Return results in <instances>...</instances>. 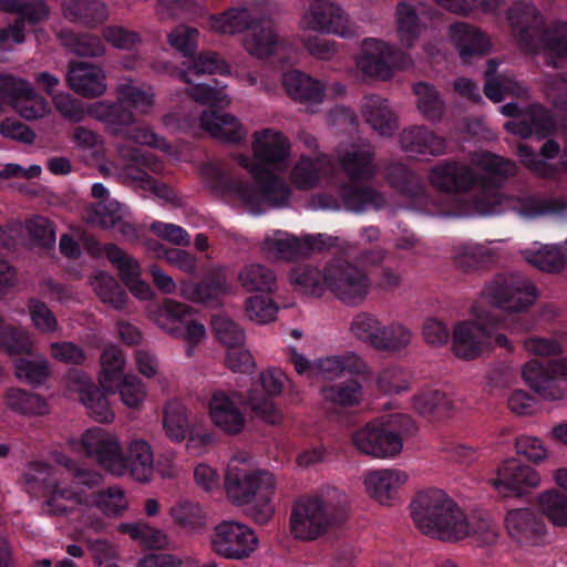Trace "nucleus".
Returning a JSON list of instances; mask_svg holds the SVG:
<instances>
[{
    "label": "nucleus",
    "mask_w": 567,
    "mask_h": 567,
    "mask_svg": "<svg viewBox=\"0 0 567 567\" xmlns=\"http://www.w3.org/2000/svg\"><path fill=\"white\" fill-rule=\"evenodd\" d=\"M472 164L481 169L482 175L464 163L445 161L430 171V182L445 193L467 192L477 186L478 192L473 198V205L482 215L498 213V206L503 203L527 218L550 210L546 202L534 196L502 197L498 188L505 178L515 175L517 168L515 162L489 152H480L473 155Z\"/></svg>",
    "instance_id": "obj_1"
},
{
    "label": "nucleus",
    "mask_w": 567,
    "mask_h": 567,
    "mask_svg": "<svg viewBox=\"0 0 567 567\" xmlns=\"http://www.w3.org/2000/svg\"><path fill=\"white\" fill-rule=\"evenodd\" d=\"M236 159L251 174L255 184L243 179L226 163L214 161L202 166V175L212 189L221 195L236 196L251 214H261L267 206L282 207L288 204L290 188L282 178L247 156L236 155Z\"/></svg>",
    "instance_id": "obj_2"
},
{
    "label": "nucleus",
    "mask_w": 567,
    "mask_h": 567,
    "mask_svg": "<svg viewBox=\"0 0 567 567\" xmlns=\"http://www.w3.org/2000/svg\"><path fill=\"white\" fill-rule=\"evenodd\" d=\"M348 516L349 499L346 493L328 487L295 502L290 514V533L299 540H315L342 525Z\"/></svg>",
    "instance_id": "obj_3"
},
{
    "label": "nucleus",
    "mask_w": 567,
    "mask_h": 567,
    "mask_svg": "<svg viewBox=\"0 0 567 567\" xmlns=\"http://www.w3.org/2000/svg\"><path fill=\"white\" fill-rule=\"evenodd\" d=\"M514 38L525 51H536L543 47L544 61L555 69L561 68L567 59V23H556L544 29V20L536 7L515 2L507 12Z\"/></svg>",
    "instance_id": "obj_4"
},
{
    "label": "nucleus",
    "mask_w": 567,
    "mask_h": 567,
    "mask_svg": "<svg viewBox=\"0 0 567 567\" xmlns=\"http://www.w3.org/2000/svg\"><path fill=\"white\" fill-rule=\"evenodd\" d=\"M416 527L443 542H458L470 536V520L463 509L442 489L417 494L411 503Z\"/></svg>",
    "instance_id": "obj_5"
},
{
    "label": "nucleus",
    "mask_w": 567,
    "mask_h": 567,
    "mask_svg": "<svg viewBox=\"0 0 567 567\" xmlns=\"http://www.w3.org/2000/svg\"><path fill=\"white\" fill-rule=\"evenodd\" d=\"M373 155L372 147L367 145L361 150L346 152L339 157V163L350 179L339 188L340 198L347 210L363 213L368 209L380 210L386 206L384 195L375 187L355 183L374 177Z\"/></svg>",
    "instance_id": "obj_6"
},
{
    "label": "nucleus",
    "mask_w": 567,
    "mask_h": 567,
    "mask_svg": "<svg viewBox=\"0 0 567 567\" xmlns=\"http://www.w3.org/2000/svg\"><path fill=\"white\" fill-rule=\"evenodd\" d=\"M209 25L219 33L243 32L244 49L258 59L275 54L280 43L272 22L247 8H231L219 16H212Z\"/></svg>",
    "instance_id": "obj_7"
},
{
    "label": "nucleus",
    "mask_w": 567,
    "mask_h": 567,
    "mask_svg": "<svg viewBox=\"0 0 567 567\" xmlns=\"http://www.w3.org/2000/svg\"><path fill=\"white\" fill-rule=\"evenodd\" d=\"M337 248L343 255H351L358 247L326 234L307 235L296 237L293 235L277 231L267 237L262 243V251L268 259L292 261L309 257L315 251Z\"/></svg>",
    "instance_id": "obj_8"
},
{
    "label": "nucleus",
    "mask_w": 567,
    "mask_h": 567,
    "mask_svg": "<svg viewBox=\"0 0 567 567\" xmlns=\"http://www.w3.org/2000/svg\"><path fill=\"white\" fill-rule=\"evenodd\" d=\"M328 290L348 307L362 306L370 295L372 281L358 264L344 257H333L326 264Z\"/></svg>",
    "instance_id": "obj_9"
},
{
    "label": "nucleus",
    "mask_w": 567,
    "mask_h": 567,
    "mask_svg": "<svg viewBox=\"0 0 567 567\" xmlns=\"http://www.w3.org/2000/svg\"><path fill=\"white\" fill-rule=\"evenodd\" d=\"M198 41V30L185 24L177 25L168 34V42L185 60L183 69L176 70V76L185 83H190L189 75L228 73V65L219 54L210 51L195 54Z\"/></svg>",
    "instance_id": "obj_10"
},
{
    "label": "nucleus",
    "mask_w": 567,
    "mask_h": 567,
    "mask_svg": "<svg viewBox=\"0 0 567 567\" xmlns=\"http://www.w3.org/2000/svg\"><path fill=\"white\" fill-rule=\"evenodd\" d=\"M224 485L231 502L244 505L255 497L272 495L276 482L270 472L250 470L245 464V458L234 457L227 466Z\"/></svg>",
    "instance_id": "obj_11"
},
{
    "label": "nucleus",
    "mask_w": 567,
    "mask_h": 567,
    "mask_svg": "<svg viewBox=\"0 0 567 567\" xmlns=\"http://www.w3.org/2000/svg\"><path fill=\"white\" fill-rule=\"evenodd\" d=\"M302 31L334 34L340 38L355 37V24L342 6L333 0H311L299 20Z\"/></svg>",
    "instance_id": "obj_12"
},
{
    "label": "nucleus",
    "mask_w": 567,
    "mask_h": 567,
    "mask_svg": "<svg viewBox=\"0 0 567 567\" xmlns=\"http://www.w3.org/2000/svg\"><path fill=\"white\" fill-rule=\"evenodd\" d=\"M484 295L497 308L511 313L526 311L538 297L535 285L517 274L497 275L485 286Z\"/></svg>",
    "instance_id": "obj_13"
},
{
    "label": "nucleus",
    "mask_w": 567,
    "mask_h": 567,
    "mask_svg": "<svg viewBox=\"0 0 567 567\" xmlns=\"http://www.w3.org/2000/svg\"><path fill=\"white\" fill-rule=\"evenodd\" d=\"M474 320L460 321L453 330V352L457 358L474 360L489 346L493 329L499 321L486 310L473 309Z\"/></svg>",
    "instance_id": "obj_14"
},
{
    "label": "nucleus",
    "mask_w": 567,
    "mask_h": 567,
    "mask_svg": "<svg viewBox=\"0 0 567 567\" xmlns=\"http://www.w3.org/2000/svg\"><path fill=\"white\" fill-rule=\"evenodd\" d=\"M116 151L121 165H114V175L124 185L144 189L153 183L150 173L158 175L164 171V163L151 152H142L126 144H120Z\"/></svg>",
    "instance_id": "obj_15"
},
{
    "label": "nucleus",
    "mask_w": 567,
    "mask_h": 567,
    "mask_svg": "<svg viewBox=\"0 0 567 567\" xmlns=\"http://www.w3.org/2000/svg\"><path fill=\"white\" fill-rule=\"evenodd\" d=\"M212 549L227 559L248 558L258 546V537L252 528L236 522L223 520L217 524L210 536Z\"/></svg>",
    "instance_id": "obj_16"
},
{
    "label": "nucleus",
    "mask_w": 567,
    "mask_h": 567,
    "mask_svg": "<svg viewBox=\"0 0 567 567\" xmlns=\"http://www.w3.org/2000/svg\"><path fill=\"white\" fill-rule=\"evenodd\" d=\"M401 431L391 424L369 422L352 434V444L362 454L377 458L392 457L399 454L403 446Z\"/></svg>",
    "instance_id": "obj_17"
},
{
    "label": "nucleus",
    "mask_w": 567,
    "mask_h": 567,
    "mask_svg": "<svg viewBox=\"0 0 567 567\" xmlns=\"http://www.w3.org/2000/svg\"><path fill=\"white\" fill-rule=\"evenodd\" d=\"M91 195L96 199H105L109 196V190L103 184L95 183L92 186ZM85 219L92 226L115 230L128 241L138 237L136 227L117 202L106 204L101 200L86 213Z\"/></svg>",
    "instance_id": "obj_18"
},
{
    "label": "nucleus",
    "mask_w": 567,
    "mask_h": 567,
    "mask_svg": "<svg viewBox=\"0 0 567 567\" xmlns=\"http://www.w3.org/2000/svg\"><path fill=\"white\" fill-rule=\"evenodd\" d=\"M564 377H567V358L546 362L530 360L523 368L525 382L546 401L564 399L565 391L557 381Z\"/></svg>",
    "instance_id": "obj_19"
},
{
    "label": "nucleus",
    "mask_w": 567,
    "mask_h": 567,
    "mask_svg": "<svg viewBox=\"0 0 567 567\" xmlns=\"http://www.w3.org/2000/svg\"><path fill=\"white\" fill-rule=\"evenodd\" d=\"M162 313L171 321L169 334L183 339L187 343L186 354L192 357L197 344L204 341L206 329L196 320L188 319L192 308L187 305L166 299L162 307Z\"/></svg>",
    "instance_id": "obj_20"
},
{
    "label": "nucleus",
    "mask_w": 567,
    "mask_h": 567,
    "mask_svg": "<svg viewBox=\"0 0 567 567\" xmlns=\"http://www.w3.org/2000/svg\"><path fill=\"white\" fill-rule=\"evenodd\" d=\"M285 380L286 375L280 370H266L259 378L265 394L259 393L257 389L249 391L248 405L258 417L269 424H278L281 421L280 411L269 398L282 392Z\"/></svg>",
    "instance_id": "obj_21"
},
{
    "label": "nucleus",
    "mask_w": 567,
    "mask_h": 567,
    "mask_svg": "<svg viewBox=\"0 0 567 567\" xmlns=\"http://www.w3.org/2000/svg\"><path fill=\"white\" fill-rule=\"evenodd\" d=\"M154 473V455L150 443L143 439L132 440L125 453L121 452L118 462L113 465V474L131 475L135 481L146 483Z\"/></svg>",
    "instance_id": "obj_22"
},
{
    "label": "nucleus",
    "mask_w": 567,
    "mask_h": 567,
    "mask_svg": "<svg viewBox=\"0 0 567 567\" xmlns=\"http://www.w3.org/2000/svg\"><path fill=\"white\" fill-rule=\"evenodd\" d=\"M539 482L540 477L534 468L514 458L505 461L497 470V477L491 481L494 488L504 496H520L538 486Z\"/></svg>",
    "instance_id": "obj_23"
},
{
    "label": "nucleus",
    "mask_w": 567,
    "mask_h": 567,
    "mask_svg": "<svg viewBox=\"0 0 567 567\" xmlns=\"http://www.w3.org/2000/svg\"><path fill=\"white\" fill-rule=\"evenodd\" d=\"M509 537L522 546L537 545L546 533L542 517L532 508H515L504 519Z\"/></svg>",
    "instance_id": "obj_24"
},
{
    "label": "nucleus",
    "mask_w": 567,
    "mask_h": 567,
    "mask_svg": "<svg viewBox=\"0 0 567 567\" xmlns=\"http://www.w3.org/2000/svg\"><path fill=\"white\" fill-rule=\"evenodd\" d=\"M386 181L392 188L411 199L420 210L432 213V199L422 178L401 163L388 166Z\"/></svg>",
    "instance_id": "obj_25"
},
{
    "label": "nucleus",
    "mask_w": 567,
    "mask_h": 567,
    "mask_svg": "<svg viewBox=\"0 0 567 567\" xmlns=\"http://www.w3.org/2000/svg\"><path fill=\"white\" fill-rule=\"evenodd\" d=\"M431 18L429 7L422 2L401 1L396 4V33L402 47L412 48L419 40L426 21Z\"/></svg>",
    "instance_id": "obj_26"
},
{
    "label": "nucleus",
    "mask_w": 567,
    "mask_h": 567,
    "mask_svg": "<svg viewBox=\"0 0 567 567\" xmlns=\"http://www.w3.org/2000/svg\"><path fill=\"white\" fill-rule=\"evenodd\" d=\"M241 395L235 391L225 392L217 390L209 401V414L214 424L228 434L241 432L245 425V416L237 406Z\"/></svg>",
    "instance_id": "obj_27"
},
{
    "label": "nucleus",
    "mask_w": 567,
    "mask_h": 567,
    "mask_svg": "<svg viewBox=\"0 0 567 567\" xmlns=\"http://www.w3.org/2000/svg\"><path fill=\"white\" fill-rule=\"evenodd\" d=\"M392 62L390 47L383 41L371 39L364 41L357 68L367 78L385 81L393 75Z\"/></svg>",
    "instance_id": "obj_28"
},
{
    "label": "nucleus",
    "mask_w": 567,
    "mask_h": 567,
    "mask_svg": "<svg viewBox=\"0 0 567 567\" xmlns=\"http://www.w3.org/2000/svg\"><path fill=\"white\" fill-rule=\"evenodd\" d=\"M66 81L75 93L86 99L102 96L107 87L104 71L86 62H71Z\"/></svg>",
    "instance_id": "obj_29"
},
{
    "label": "nucleus",
    "mask_w": 567,
    "mask_h": 567,
    "mask_svg": "<svg viewBox=\"0 0 567 567\" xmlns=\"http://www.w3.org/2000/svg\"><path fill=\"white\" fill-rule=\"evenodd\" d=\"M81 444L87 456L94 457L113 474V465L121 456V446L115 436L95 427L83 434Z\"/></svg>",
    "instance_id": "obj_30"
},
{
    "label": "nucleus",
    "mask_w": 567,
    "mask_h": 567,
    "mask_svg": "<svg viewBox=\"0 0 567 567\" xmlns=\"http://www.w3.org/2000/svg\"><path fill=\"white\" fill-rule=\"evenodd\" d=\"M408 481V474L396 468L371 471L365 475L368 494L382 505H391L399 488Z\"/></svg>",
    "instance_id": "obj_31"
},
{
    "label": "nucleus",
    "mask_w": 567,
    "mask_h": 567,
    "mask_svg": "<svg viewBox=\"0 0 567 567\" xmlns=\"http://www.w3.org/2000/svg\"><path fill=\"white\" fill-rule=\"evenodd\" d=\"M200 127L212 137L228 144H239L247 136V130L237 117L214 110L204 111L199 118Z\"/></svg>",
    "instance_id": "obj_32"
},
{
    "label": "nucleus",
    "mask_w": 567,
    "mask_h": 567,
    "mask_svg": "<svg viewBox=\"0 0 567 567\" xmlns=\"http://www.w3.org/2000/svg\"><path fill=\"white\" fill-rule=\"evenodd\" d=\"M401 148L411 155L440 156L446 151V142L426 126H411L400 134Z\"/></svg>",
    "instance_id": "obj_33"
},
{
    "label": "nucleus",
    "mask_w": 567,
    "mask_h": 567,
    "mask_svg": "<svg viewBox=\"0 0 567 567\" xmlns=\"http://www.w3.org/2000/svg\"><path fill=\"white\" fill-rule=\"evenodd\" d=\"M361 113L382 136H392L398 130V116L386 99L375 94L365 95L361 101Z\"/></svg>",
    "instance_id": "obj_34"
},
{
    "label": "nucleus",
    "mask_w": 567,
    "mask_h": 567,
    "mask_svg": "<svg viewBox=\"0 0 567 567\" xmlns=\"http://www.w3.org/2000/svg\"><path fill=\"white\" fill-rule=\"evenodd\" d=\"M254 136L252 151L257 159L268 165L282 164L287 161L290 144L282 133L265 128L256 132Z\"/></svg>",
    "instance_id": "obj_35"
},
{
    "label": "nucleus",
    "mask_w": 567,
    "mask_h": 567,
    "mask_svg": "<svg viewBox=\"0 0 567 567\" xmlns=\"http://www.w3.org/2000/svg\"><path fill=\"white\" fill-rule=\"evenodd\" d=\"M508 132L522 137L537 135L546 137L556 130V123L551 114L539 104H534L523 118L509 121L505 124Z\"/></svg>",
    "instance_id": "obj_36"
},
{
    "label": "nucleus",
    "mask_w": 567,
    "mask_h": 567,
    "mask_svg": "<svg viewBox=\"0 0 567 567\" xmlns=\"http://www.w3.org/2000/svg\"><path fill=\"white\" fill-rule=\"evenodd\" d=\"M90 116L104 123L115 135L120 134L123 127L133 125L136 121L134 113L124 101H121L118 94L114 102L104 100L90 103Z\"/></svg>",
    "instance_id": "obj_37"
},
{
    "label": "nucleus",
    "mask_w": 567,
    "mask_h": 567,
    "mask_svg": "<svg viewBox=\"0 0 567 567\" xmlns=\"http://www.w3.org/2000/svg\"><path fill=\"white\" fill-rule=\"evenodd\" d=\"M497 62L489 60L484 72L486 81L483 92L493 102H501L505 96L512 95L519 99L528 100L529 91L520 82L507 74L496 73Z\"/></svg>",
    "instance_id": "obj_38"
},
{
    "label": "nucleus",
    "mask_w": 567,
    "mask_h": 567,
    "mask_svg": "<svg viewBox=\"0 0 567 567\" xmlns=\"http://www.w3.org/2000/svg\"><path fill=\"white\" fill-rule=\"evenodd\" d=\"M63 17L83 27H96L109 18V10L100 0H62Z\"/></svg>",
    "instance_id": "obj_39"
},
{
    "label": "nucleus",
    "mask_w": 567,
    "mask_h": 567,
    "mask_svg": "<svg viewBox=\"0 0 567 567\" xmlns=\"http://www.w3.org/2000/svg\"><path fill=\"white\" fill-rule=\"evenodd\" d=\"M230 286L223 270H213L200 282H182V296L194 302H207L228 293Z\"/></svg>",
    "instance_id": "obj_40"
},
{
    "label": "nucleus",
    "mask_w": 567,
    "mask_h": 567,
    "mask_svg": "<svg viewBox=\"0 0 567 567\" xmlns=\"http://www.w3.org/2000/svg\"><path fill=\"white\" fill-rule=\"evenodd\" d=\"M450 32L464 63L474 55L484 54L488 48L487 37L474 25L457 22L450 27Z\"/></svg>",
    "instance_id": "obj_41"
},
{
    "label": "nucleus",
    "mask_w": 567,
    "mask_h": 567,
    "mask_svg": "<svg viewBox=\"0 0 567 567\" xmlns=\"http://www.w3.org/2000/svg\"><path fill=\"white\" fill-rule=\"evenodd\" d=\"M282 85L291 99L300 102L320 103L324 95L321 82L297 70L284 74Z\"/></svg>",
    "instance_id": "obj_42"
},
{
    "label": "nucleus",
    "mask_w": 567,
    "mask_h": 567,
    "mask_svg": "<svg viewBox=\"0 0 567 567\" xmlns=\"http://www.w3.org/2000/svg\"><path fill=\"white\" fill-rule=\"evenodd\" d=\"M289 280L295 290L302 295L321 297L328 290L326 266L321 270L316 266L299 265L291 269Z\"/></svg>",
    "instance_id": "obj_43"
},
{
    "label": "nucleus",
    "mask_w": 567,
    "mask_h": 567,
    "mask_svg": "<svg viewBox=\"0 0 567 567\" xmlns=\"http://www.w3.org/2000/svg\"><path fill=\"white\" fill-rule=\"evenodd\" d=\"M61 44L71 53L83 58H99L104 55L105 45L101 38L89 32H73L64 29L58 33Z\"/></svg>",
    "instance_id": "obj_44"
},
{
    "label": "nucleus",
    "mask_w": 567,
    "mask_h": 567,
    "mask_svg": "<svg viewBox=\"0 0 567 567\" xmlns=\"http://www.w3.org/2000/svg\"><path fill=\"white\" fill-rule=\"evenodd\" d=\"M240 286L248 292H274L277 288L275 271L262 264H249L238 274Z\"/></svg>",
    "instance_id": "obj_45"
},
{
    "label": "nucleus",
    "mask_w": 567,
    "mask_h": 567,
    "mask_svg": "<svg viewBox=\"0 0 567 567\" xmlns=\"http://www.w3.org/2000/svg\"><path fill=\"white\" fill-rule=\"evenodd\" d=\"M125 359L121 349L111 346L103 350L101 354V373L99 377L103 390L115 393L117 382L123 379Z\"/></svg>",
    "instance_id": "obj_46"
},
{
    "label": "nucleus",
    "mask_w": 567,
    "mask_h": 567,
    "mask_svg": "<svg viewBox=\"0 0 567 567\" xmlns=\"http://www.w3.org/2000/svg\"><path fill=\"white\" fill-rule=\"evenodd\" d=\"M324 404L333 408H352L362 399V386L355 380L330 384L321 388Z\"/></svg>",
    "instance_id": "obj_47"
},
{
    "label": "nucleus",
    "mask_w": 567,
    "mask_h": 567,
    "mask_svg": "<svg viewBox=\"0 0 567 567\" xmlns=\"http://www.w3.org/2000/svg\"><path fill=\"white\" fill-rule=\"evenodd\" d=\"M163 429L166 436L175 443H182L190 431L186 406L179 401H171L165 405Z\"/></svg>",
    "instance_id": "obj_48"
},
{
    "label": "nucleus",
    "mask_w": 567,
    "mask_h": 567,
    "mask_svg": "<svg viewBox=\"0 0 567 567\" xmlns=\"http://www.w3.org/2000/svg\"><path fill=\"white\" fill-rule=\"evenodd\" d=\"M111 392H103L90 382H83L80 389V400L89 410L91 417L100 423H109L114 419V412L110 408L106 394Z\"/></svg>",
    "instance_id": "obj_49"
},
{
    "label": "nucleus",
    "mask_w": 567,
    "mask_h": 567,
    "mask_svg": "<svg viewBox=\"0 0 567 567\" xmlns=\"http://www.w3.org/2000/svg\"><path fill=\"white\" fill-rule=\"evenodd\" d=\"M0 10L17 13L19 19L31 24L47 20L50 14L44 0H0Z\"/></svg>",
    "instance_id": "obj_50"
},
{
    "label": "nucleus",
    "mask_w": 567,
    "mask_h": 567,
    "mask_svg": "<svg viewBox=\"0 0 567 567\" xmlns=\"http://www.w3.org/2000/svg\"><path fill=\"white\" fill-rule=\"evenodd\" d=\"M543 515L555 526H567V495L558 489H548L538 495Z\"/></svg>",
    "instance_id": "obj_51"
},
{
    "label": "nucleus",
    "mask_w": 567,
    "mask_h": 567,
    "mask_svg": "<svg viewBox=\"0 0 567 567\" xmlns=\"http://www.w3.org/2000/svg\"><path fill=\"white\" fill-rule=\"evenodd\" d=\"M413 408L425 417L441 419L446 416L453 409V403L445 393L433 390L415 395Z\"/></svg>",
    "instance_id": "obj_52"
},
{
    "label": "nucleus",
    "mask_w": 567,
    "mask_h": 567,
    "mask_svg": "<svg viewBox=\"0 0 567 567\" xmlns=\"http://www.w3.org/2000/svg\"><path fill=\"white\" fill-rule=\"evenodd\" d=\"M169 514L182 528L198 532L206 526L207 515L198 503L181 501L171 507Z\"/></svg>",
    "instance_id": "obj_53"
},
{
    "label": "nucleus",
    "mask_w": 567,
    "mask_h": 567,
    "mask_svg": "<svg viewBox=\"0 0 567 567\" xmlns=\"http://www.w3.org/2000/svg\"><path fill=\"white\" fill-rule=\"evenodd\" d=\"M454 264L462 271L470 272L494 260V251L482 245H466L455 248Z\"/></svg>",
    "instance_id": "obj_54"
},
{
    "label": "nucleus",
    "mask_w": 567,
    "mask_h": 567,
    "mask_svg": "<svg viewBox=\"0 0 567 567\" xmlns=\"http://www.w3.org/2000/svg\"><path fill=\"white\" fill-rule=\"evenodd\" d=\"M411 331L399 322L383 324L379 329L378 339L374 340V349L380 351H400L410 344Z\"/></svg>",
    "instance_id": "obj_55"
},
{
    "label": "nucleus",
    "mask_w": 567,
    "mask_h": 567,
    "mask_svg": "<svg viewBox=\"0 0 567 567\" xmlns=\"http://www.w3.org/2000/svg\"><path fill=\"white\" fill-rule=\"evenodd\" d=\"M524 259L535 268L547 271L558 272L565 266V256L556 246H544L537 250L523 251Z\"/></svg>",
    "instance_id": "obj_56"
},
{
    "label": "nucleus",
    "mask_w": 567,
    "mask_h": 567,
    "mask_svg": "<svg viewBox=\"0 0 567 567\" xmlns=\"http://www.w3.org/2000/svg\"><path fill=\"white\" fill-rule=\"evenodd\" d=\"M14 367L16 375L30 384H42L50 377L48 360L41 355L19 358Z\"/></svg>",
    "instance_id": "obj_57"
},
{
    "label": "nucleus",
    "mask_w": 567,
    "mask_h": 567,
    "mask_svg": "<svg viewBox=\"0 0 567 567\" xmlns=\"http://www.w3.org/2000/svg\"><path fill=\"white\" fill-rule=\"evenodd\" d=\"M94 290L104 303L111 305L116 310L124 308L127 293L113 276L99 274L94 280Z\"/></svg>",
    "instance_id": "obj_58"
},
{
    "label": "nucleus",
    "mask_w": 567,
    "mask_h": 567,
    "mask_svg": "<svg viewBox=\"0 0 567 567\" xmlns=\"http://www.w3.org/2000/svg\"><path fill=\"white\" fill-rule=\"evenodd\" d=\"M117 94L128 109H134L138 114H148L154 106V92L151 87L123 83L117 86Z\"/></svg>",
    "instance_id": "obj_59"
},
{
    "label": "nucleus",
    "mask_w": 567,
    "mask_h": 567,
    "mask_svg": "<svg viewBox=\"0 0 567 567\" xmlns=\"http://www.w3.org/2000/svg\"><path fill=\"white\" fill-rule=\"evenodd\" d=\"M87 497L90 498L87 507H96L107 516H117L127 507L124 492L116 486L109 487Z\"/></svg>",
    "instance_id": "obj_60"
},
{
    "label": "nucleus",
    "mask_w": 567,
    "mask_h": 567,
    "mask_svg": "<svg viewBox=\"0 0 567 567\" xmlns=\"http://www.w3.org/2000/svg\"><path fill=\"white\" fill-rule=\"evenodd\" d=\"M104 252L107 259L117 268L118 275L126 286L134 284L140 278V265L132 256L114 244L105 245Z\"/></svg>",
    "instance_id": "obj_61"
},
{
    "label": "nucleus",
    "mask_w": 567,
    "mask_h": 567,
    "mask_svg": "<svg viewBox=\"0 0 567 567\" xmlns=\"http://www.w3.org/2000/svg\"><path fill=\"white\" fill-rule=\"evenodd\" d=\"M417 97V109L429 121L440 120L444 112V104L437 92L427 83L420 82L413 86Z\"/></svg>",
    "instance_id": "obj_62"
},
{
    "label": "nucleus",
    "mask_w": 567,
    "mask_h": 567,
    "mask_svg": "<svg viewBox=\"0 0 567 567\" xmlns=\"http://www.w3.org/2000/svg\"><path fill=\"white\" fill-rule=\"evenodd\" d=\"M120 530L150 548L162 549L168 544L165 533L151 527L146 523H125L120 526Z\"/></svg>",
    "instance_id": "obj_63"
},
{
    "label": "nucleus",
    "mask_w": 567,
    "mask_h": 567,
    "mask_svg": "<svg viewBox=\"0 0 567 567\" xmlns=\"http://www.w3.org/2000/svg\"><path fill=\"white\" fill-rule=\"evenodd\" d=\"M52 467L43 462H32L22 474L24 488L30 494L49 492L53 482Z\"/></svg>",
    "instance_id": "obj_64"
}]
</instances>
